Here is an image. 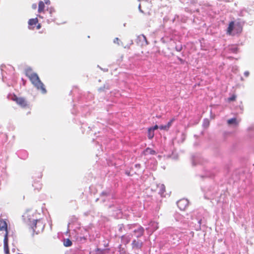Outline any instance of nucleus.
<instances>
[{"instance_id":"f257e3e1","label":"nucleus","mask_w":254,"mask_h":254,"mask_svg":"<svg viewBox=\"0 0 254 254\" xmlns=\"http://www.w3.org/2000/svg\"><path fill=\"white\" fill-rule=\"evenodd\" d=\"M26 75L28 77L34 86L38 90H41L43 94L47 92L44 84L40 79L38 74L33 72L31 68H27L26 70Z\"/></svg>"},{"instance_id":"f03ea898","label":"nucleus","mask_w":254,"mask_h":254,"mask_svg":"<svg viewBox=\"0 0 254 254\" xmlns=\"http://www.w3.org/2000/svg\"><path fill=\"white\" fill-rule=\"evenodd\" d=\"M32 228L36 234L42 232L44 229V224L40 220L33 219L31 225Z\"/></svg>"},{"instance_id":"7ed1b4c3","label":"nucleus","mask_w":254,"mask_h":254,"mask_svg":"<svg viewBox=\"0 0 254 254\" xmlns=\"http://www.w3.org/2000/svg\"><path fill=\"white\" fill-rule=\"evenodd\" d=\"M128 227L130 229H133V232L136 237L139 238L142 236L144 233V229L142 227L137 224L128 225Z\"/></svg>"},{"instance_id":"20e7f679","label":"nucleus","mask_w":254,"mask_h":254,"mask_svg":"<svg viewBox=\"0 0 254 254\" xmlns=\"http://www.w3.org/2000/svg\"><path fill=\"white\" fill-rule=\"evenodd\" d=\"M136 42L138 45L141 46H145L148 44L146 40V38L144 35H140L138 36Z\"/></svg>"},{"instance_id":"39448f33","label":"nucleus","mask_w":254,"mask_h":254,"mask_svg":"<svg viewBox=\"0 0 254 254\" xmlns=\"http://www.w3.org/2000/svg\"><path fill=\"white\" fill-rule=\"evenodd\" d=\"M12 99L21 107H25L27 105L26 100L23 98H18L16 96H14Z\"/></svg>"},{"instance_id":"423d86ee","label":"nucleus","mask_w":254,"mask_h":254,"mask_svg":"<svg viewBox=\"0 0 254 254\" xmlns=\"http://www.w3.org/2000/svg\"><path fill=\"white\" fill-rule=\"evenodd\" d=\"M178 206L181 210H184L189 205V201L187 199H182L177 202Z\"/></svg>"},{"instance_id":"0eeeda50","label":"nucleus","mask_w":254,"mask_h":254,"mask_svg":"<svg viewBox=\"0 0 254 254\" xmlns=\"http://www.w3.org/2000/svg\"><path fill=\"white\" fill-rule=\"evenodd\" d=\"M240 121H238L236 118L229 119L227 121V123L229 126L237 127L239 126Z\"/></svg>"},{"instance_id":"6e6552de","label":"nucleus","mask_w":254,"mask_h":254,"mask_svg":"<svg viewBox=\"0 0 254 254\" xmlns=\"http://www.w3.org/2000/svg\"><path fill=\"white\" fill-rule=\"evenodd\" d=\"M4 250L6 254H9V249H8V237H7V233L5 234L4 238Z\"/></svg>"},{"instance_id":"1a4fd4ad","label":"nucleus","mask_w":254,"mask_h":254,"mask_svg":"<svg viewBox=\"0 0 254 254\" xmlns=\"http://www.w3.org/2000/svg\"><path fill=\"white\" fill-rule=\"evenodd\" d=\"M0 230L5 231L6 233L7 232V225L5 220L3 219L0 220Z\"/></svg>"},{"instance_id":"9d476101","label":"nucleus","mask_w":254,"mask_h":254,"mask_svg":"<svg viewBox=\"0 0 254 254\" xmlns=\"http://www.w3.org/2000/svg\"><path fill=\"white\" fill-rule=\"evenodd\" d=\"M132 245L133 248L140 249L142 246V242L134 240L132 241Z\"/></svg>"},{"instance_id":"9b49d317","label":"nucleus","mask_w":254,"mask_h":254,"mask_svg":"<svg viewBox=\"0 0 254 254\" xmlns=\"http://www.w3.org/2000/svg\"><path fill=\"white\" fill-rule=\"evenodd\" d=\"M235 28V23L234 22L231 21L229 25V26L228 27L227 29V33L231 35L232 34V32Z\"/></svg>"},{"instance_id":"f8f14e48","label":"nucleus","mask_w":254,"mask_h":254,"mask_svg":"<svg viewBox=\"0 0 254 254\" xmlns=\"http://www.w3.org/2000/svg\"><path fill=\"white\" fill-rule=\"evenodd\" d=\"M254 131V127L253 126L249 127L247 129V135L250 137H252L253 135Z\"/></svg>"},{"instance_id":"ddd939ff","label":"nucleus","mask_w":254,"mask_h":254,"mask_svg":"<svg viewBox=\"0 0 254 254\" xmlns=\"http://www.w3.org/2000/svg\"><path fill=\"white\" fill-rule=\"evenodd\" d=\"M149 225L150 228L152 229V232H153L158 228V223L156 222H151Z\"/></svg>"},{"instance_id":"4468645a","label":"nucleus","mask_w":254,"mask_h":254,"mask_svg":"<svg viewBox=\"0 0 254 254\" xmlns=\"http://www.w3.org/2000/svg\"><path fill=\"white\" fill-rule=\"evenodd\" d=\"M45 7V4L43 1H40L39 2V6H38V12H41L44 11Z\"/></svg>"},{"instance_id":"2eb2a0df","label":"nucleus","mask_w":254,"mask_h":254,"mask_svg":"<svg viewBox=\"0 0 254 254\" xmlns=\"http://www.w3.org/2000/svg\"><path fill=\"white\" fill-rule=\"evenodd\" d=\"M64 245L65 247H70L72 245V242L69 239H64Z\"/></svg>"},{"instance_id":"dca6fc26","label":"nucleus","mask_w":254,"mask_h":254,"mask_svg":"<svg viewBox=\"0 0 254 254\" xmlns=\"http://www.w3.org/2000/svg\"><path fill=\"white\" fill-rule=\"evenodd\" d=\"M154 133L153 129L149 128L148 130V137L149 139H151L153 137Z\"/></svg>"},{"instance_id":"f3484780","label":"nucleus","mask_w":254,"mask_h":254,"mask_svg":"<svg viewBox=\"0 0 254 254\" xmlns=\"http://www.w3.org/2000/svg\"><path fill=\"white\" fill-rule=\"evenodd\" d=\"M38 22V19L37 18L30 19L28 21V24L30 25H35Z\"/></svg>"},{"instance_id":"a211bd4d","label":"nucleus","mask_w":254,"mask_h":254,"mask_svg":"<svg viewBox=\"0 0 254 254\" xmlns=\"http://www.w3.org/2000/svg\"><path fill=\"white\" fill-rule=\"evenodd\" d=\"M159 187H160L159 193H160L161 195H162L163 193L165 191V186L164 185H161Z\"/></svg>"},{"instance_id":"6ab92c4d","label":"nucleus","mask_w":254,"mask_h":254,"mask_svg":"<svg viewBox=\"0 0 254 254\" xmlns=\"http://www.w3.org/2000/svg\"><path fill=\"white\" fill-rule=\"evenodd\" d=\"M230 50L232 53H237L238 51V48L236 46H233L230 48Z\"/></svg>"},{"instance_id":"aec40b11","label":"nucleus","mask_w":254,"mask_h":254,"mask_svg":"<svg viewBox=\"0 0 254 254\" xmlns=\"http://www.w3.org/2000/svg\"><path fill=\"white\" fill-rule=\"evenodd\" d=\"M209 125V121L208 119H204V121H203V126L205 127H208Z\"/></svg>"},{"instance_id":"412c9836","label":"nucleus","mask_w":254,"mask_h":254,"mask_svg":"<svg viewBox=\"0 0 254 254\" xmlns=\"http://www.w3.org/2000/svg\"><path fill=\"white\" fill-rule=\"evenodd\" d=\"M146 152L150 154H155L156 153V152L154 150H153L150 148H148L146 149Z\"/></svg>"},{"instance_id":"4be33fe9","label":"nucleus","mask_w":254,"mask_h":254,"mask_svg":"<svg viewBox=\"0 0 254 254\" xmlns=\"http://www.w3.org/2000/svg\"><path fill=\"white\" fill-rule=\"evenodd\" d=\"M28 212H27L25 213L24 214V215H23V217L24 219H27L30 222H31V219L29 218Z\"/></svg>"},{"instance_id":"5701e85b","label":"nucleus","mask_w":254,"mask_h":254,"mask_svg":"<svg viewBox=\"0 0 254 254\" xmlns=\"http://www.w3.org/2000/svg\"><path fill=\"white\" fill-rule=\"evenodd\" d=\"M198 159L197 158V157L193 158L192 160V165H195L197 163H198Z\"/></svg>"},{"instance_id":"b1692460","label":"nucleus","mask_w":254,"mask_h":254,"mask_svg":"<svg viewBox=\"0 0 254 254\" xmlns=\"http://www.w3.org/2000/svg\"><path fill=\"white\" fill-rule=\"evenodd\" d=\"M160 129H163V130H168V126L166 125H162L160 126L159 127Z\"/></svg>"},{"instance_id":"393cba45","label":"nucleus","mask_w":254,"mask_h":254,"mask_svg":"<svg viewBox=\"0 0 254 254\" xmlns=\"http://www.w3.org/2000/svg\"><path fill=\"white\" fill-rule=\"evenodd\" d=\"M236 96L235 95H232L231 97L229 98L228 100L229 101H233L236 99Z\"/></svg>"},{"instance_id":"a878e982","label":"nucleus","mask_w":254,"mask_h":254,"mask_svg":"<svg viewBox=\"0 0 254 254\" xmlns=\"http://www.w3.org/2000/svg\"><path fill=\"white\" fill-rule=\"evenodd\" d=\"M47 10H49L50 14H52V13L55 11V9L53 7H50L49 9Z\"/></svg>"},{"instance_id":"bb28decb","label":"nucleus","mask_w":254,"mask_h":254,"mask_svg":"<svg viewBox=\"0 0 254 254\" xmlns=\"http://www.w3.org/2000/svg\"><path fill=\"white\" fill-rule=\"evenodd\" d=\"M119 40H119V39L118 38H116L114 39V42L115 43H117L118 44H119V42H118L119 41Z\"/></svg>"},{"instance_id":"cd10ccee","label":"nucleus","mask_w":254,"mask_h":254,"mask_svg":"<svg viewBox=\"0 0 254 254\" xmlns=\"http://www.w3.org/2000/svg\"><path fill=\"white\" fill-rule=\"evenodd\" d=\"M158 128H159L158 126L157 125H155L153 127H151L150 128L153 129V131H154V130L157 129Z\"/></svg>"},{"instance_id":"c85d7f7f","label":"nucleus","mask_w":254,"mask_h":254,"mask_svg":"<svg viewBox=\"0 0 254 254\" xmlns=\"http://www.w3.org/2000/svg\"><path fill=\"white\" fill-rule=\"evenodd\" d=\"M32 7L34 9H36L37 8V4L36 3H34L32 5Z\"/></svg>"},{"instance_id":"c756f323","label":"nucleus","mask_w":254,"mask_h":254,"mask_svg":"<svg viewBox=\"0 0 254 254\" xmlns=\"http://www.w3.org/2000/svg\"><path fill=\"white\" fill-rule=\"evenodd\" d=\"M45 4L49 5L50 4V0H44Z\"/></svg>"},{"instance_id":"7c9ffc66","label":"nucleus","mask_w":254,"mask_h":254,"mask_svg":"<svg viewBox=\"0 0 254 254\" xmlns=\"http://www.w3.org/2000/svg\"><path fill=\"white\" fill-rule=\"evenodd\" d=\"M244 75L246 77H248L249 75V72L248 71H246L244 72Z\"/></svg>"},{"instance_id":"2f4dec72","label":"nucleus","mask_w":254,"mask_h":254,"mask_svg":"<svg viewBox=\"0 0 254 254\" xmlns=\"http://www.w3.org/2000/svg\"><path fill=\"white\" fill-rule=\"evenodd\" d=\"M172 121L173 120H171L169 122H168V123L166 125L167 126H168V128L170 127L171 124H172Z\"/></svg>"},{"instance_id":"473e14b6","label":"nucleus","mask_w":254,"mask_h":254,"mask_svg":"<svg viewBox=\"0 0 254 254\" xmlns=\"http://www.w3.org/2000/svg\"><path fill=\"white\" fill-rule=\"evenodd\" d=\"M138 8H139V11H140L141 12H142V13H143V11L141 9V6H140V4H139V5Z\"/></svg>"},{"instance_id":"72a5a7b5","label":"nucleus","mask_w":254,"mask_h":254,"mask_svg":"<svg viewBox=\"0 0 254 254\" xmlns=\"http://www.w3.org/2000/svg\"><path fill=\"white\" fill-rule=\"evenodd\" d=\"M125 239H126V237L125 236H122V240L123 241H124V240Z\"/></svg>"},{"instance_id":"f704fd0d","label":"nucleus","mask_w":254,"mask_h":254,"mask_svg":"<svg viewBox=\"0 0 254 254\" xmlns=\"http://www.w3.org/2000/svg\"><path fill=\"white\" fill-rule=\"evenodd\" d=\"M102 195H107V193H106V192H103L102 193Z\"/></svg>"},{"instance_id":"c9c22d12","label":"nucleus","mask_w":254,"mask_h":254,"mask_svg":"<svg viewBox=\"0 0 254 254\" xmlns=\"http://www.w3.org/2000/svg\"><path fill=\"white\" fill-rule=\"evenodd\" d=\"M129 48V46H125V48Z\"/></svg>"},{"instance_id":"e433bc0d","label":"nucleus","mask_w":254,"mask_h":254,"mask_svg":"<svg viewBox=\"0 0 254 254\" xmlns=\"http://www.w3.org/2000/svg\"><path fill=\"white\" fill-rule=\"evenodd\" d=\"M133 44V41L131 40L130 45Z\"/></svg>"},{"instance_id":"4c0bfd02","label":"nucleus","mask_w":254,"mask_h":254,"mask_svg":"<svg viewBox=\"0 0 254 254\" xmlns=\"http://www.w3.org/2000/svg\"><path fill=\"white\" fill-rule=\"evenodd\" d=\"M40 28V26L39 25L38 26H37V28L38 29H39Z\"/></svg>"},{"instance_id":"58836bf2","label":"nucleus","mask_w":254,"mask_h":254,"mask_svg":"<svg viewBox=\"0 0 254 254\" xmlns=\"http://www.w3.org/2000/svg\"><path fill=\"white\" fill-rule=\"evenodd\" d=\"M181 49H179V48H178V49H177V50H178V51H181Z\"/></svg>"},{"instance_id":"ea45409f","label":"nucleus","mask_w":254,"mask_h":254,"mask_svg":"<svg viewBox=\"0 0 254 254\" xmlns=\"http://www.w3.org/2000/svg\"><path fill=\"white\" fill-rule=\"evenodd\" d=\"M181 49H179V48H178V49H177V50H178V51H181Z\"/></svg>"},{"instance_id":"a19ab883","label":"nucleus","mask_w":254,"mask_h":254,"mask_svg":"<svg viewBox=\"0 0 254 254\" xmlns=\"http://www.w3.org/2000/svg\"><path fill=\"white\" fill-rule=\"evenodd\" d=\"M119 230H120V231H121V230H122V227H121L120 228Z\"/></svg>"},{"instance_id":"79ce46f5","label":"nucleus","mask_w":254,"mask_h":254,"mask_svg":"<svg viewBox=\"0 0 254 254\" xmlns=\"http://www.w3.org/2000/svg\"><path fill=\"white\" fill-rule=\"evenodd\" d=\"M128 242H129V240H127V243H128Z\"/></svg>"}]
</instances>
